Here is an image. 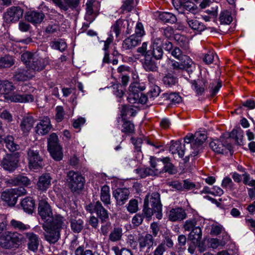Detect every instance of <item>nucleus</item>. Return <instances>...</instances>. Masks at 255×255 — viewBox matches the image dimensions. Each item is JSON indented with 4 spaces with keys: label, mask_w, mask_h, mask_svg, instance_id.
Listing matches in <instances>:
<instances>
[{
    "label": "nucleus",
    "mask_w": 255,
    "mask_h": 255,
    "mask_svg": "<svg viewBox=\"0 0 255 255\" xmlns=\"http://www.w3.org/2000/svg\"><path fill=\"white\" fill-rule=\"evenodd\" d=\"M14 64V60L12 56L6 55L0 57V69L10 68Z\"/></svg>",
    "instance_id": "79ce46f5"
},
{
    "label": "nucleus",
    "mask_w": 255,
    "mask_h": 255,
    "mask_svg": "<svg viewBox=\"0 0 255 255\" xmlns=\"http://www.w3.org/2000/svg\"><path fill=\"white\" fill-rule=\"evenodd\" d=\"M159 18L164 22H169L171 23H175L177 20L175 15L168 12H162L160 13Z\"/></svg>",
    "instance_id": "09e8293b"
},
{
    "label": "nucleus",
    "mask_w": 255,
    "mask_h": 255,
    "mask_svg": "<svg viewBox=\"0 0 255 255\" xmlns=\"http://www.w3.org/2000/svg\"><path fill=\"white\" fill-rule=\"evenodd\" d=\"M35 120L31 116L24 117L20 124V128L24 135H27L33 128Z\"/></svg>",
    "instance_id": "412c9836"
},
{
    "label": "nucleus",
    "mask_w": 255,
    "mask_h": 255,
    "mask_svg": "<svg viewBox=\"0 0 255 255\" xmlns=\"http://www.w3.org/2000/svg\"><path fill=\"white\" fill-rule=\"evenodd\" d=\"M162 96L165 100L169 101L172 104H179L182 102V98L177 93H165Z\"/></svg>",
    "instance_id": "58836bf2"
},
{
    "label": "nucleus",
    "mask_w": 255,
    "mask_h": 255,
    "mask_svg": "<svg viewBox=\"0 0 255 255\" xmlns=\"http://www.w3.org/2000/svg\"><path fill=\"white\" fill-rule=\"evenodd\" d=\"M221 87L222 84L220 82L214 81L210 83L209 88L211 89L210 93L211 96L213 97L216 95Z\"/></svg>",
    "instance_id": "0e129e2a"
},
{
    "label": "nucleus",
    "mask_w": 255,
    "mask_h": 255,
    "mask_svg": "<svg viewBox=\"0 0 255 255\" xmlns=\"http://www.w3.org/2000/svg\"><path fill=\"white\" fill-rule=\"evenodd\" d=\"M86 210L91 213H96L102 222L105 221L109 218L108 211L104 208L102 203L99 201L91 203L87 205L86 206Z\"/></svg>",
    "instance_id": "1a4fd4ad"
},
{
    "label": "nucleus",
    "mask_w": 255,
    "mask_h": 255,
    "mask_svg": "<svg viewBox=\"0 0 255 255\" xmlns=\"http://www.w3.org/2000/svg\"><path fill=\"white\" fill-rule=\"evenodd\" d=\"M219 19L221 24L229 25L232 21L233 18L229 11L224 10L221 12Z\"/></svg>",
    "instance_id": "a18cd8bd"
},
{
    "label": "nucleus",
    "mask_w": 255,
    "mask_h": 255,
    "mask_svg": "<svg viewBox=\"0 0 255 255\" xmlns=\"http://www.w3.org/2000/svg\"><path fill=\"white\" fill-rule=\"evenodd\" d=\"M52 128L50 119L47 117H43L39 120L35 128V132L41 135L47 134Z\"/></svg>",
    "instance_id": "4468645a"
},
{
    "label": "nucleus",
    "mask_w": 255,
    "mask_h": 255,
    "mask_svg": "<svg viewBox=\"0 0 255 255\" xmlns=\"http://www.w3.org/2000/svg\"><path fill=\"white\" fill-rule=\"evenodd\" d=\"M113 92L114 94L119 98H122L125 94V88L121 84L116 83L113 86Z\"/></svg>",
    "instance_id": "6e6d98bb"
},
{
    "label": "nucleus",
    "mask_w": 255,
    "mask_h": 255,
    "mask_svg": "<svg viewBox=\"0 0 255 255\" xmlns=\"http://www.w3.org/2000/svg\"><path fill=\"white\" fill-rule=\"evenodd\" d=\"M138 202L135 199L129 201L127 209L130 213H134L138 211Z\"/></svg>",
    "instance_id": "338daca9"
},
{
    "label": "nucleus",
    "mask_w": 255,
    "mask_h": 255,
    "mask_svg": "<svg viewBox=\"0 0 255 255\" xmlns=\"http://www.w3.org/2000/svg\"><path fill=\"white\" fill-rule=\"evenodd\" d=\"M153 201H151V205L154 206V213L158 219H161L162 217V205L160 200V195L157 192L153 193Z\"/></svg>",
    "instance_id": "393cba45"
},
{
    "label": "nucleus",
    "mask_w": 255,
    "mask_h": 255,
    "mask_svg": "<svg viewBox=\"0 0 255 255\" xmlns=\"http://www.w3.org/2000/svg\"><path fill=\"white\" fill-rule=\"evenodd\" d=\"M168 217L172 222L181 221L187 217V214L184 209L178 207L170 210Z\"/></svg>",
    "instance_id": "6ab92c4d"
},
{
    "label": "nucleus",
    "mask_w": 255,
    "mask_h": 255,
    "mask_svg": "<svg viewBox=\"0 0 255 255\" xmlns=\"http://www.w3.org/2000/svg\"><path fill=\"white\" fill-rule=\"evenodd\" d=\"M24 242V236L17 232L5 231L0 236V246L4 249H17Z\"/></svg>",
    "instance_id": "f03ea898"
},
{
    "label": "nucleus",
    "mask_w": 255,
    "mask_h": 255,
    "mask_svg": "<svg viewBox=\"0 0 255 255\" xmlns=\"http://www.w3.org/2000/svg\"><path fill=\"white\" fill-rule=\"evenodd\" d=\"M33 74L30 73L29 70L18 69L15 73L14 78L17 81H24L31 78Z\"/></svg>",
    "instance_id": "7c9ffc66"
},
{
    "label": "nucleus",
    "mask_w": 255,
    "mask_h": 255,
    "mask_svg": "<svg viewBox=\"0 0 255 255\" xmlns=\"http://www.w3.org/2000/svg\"><path fill=\"white\" fill-rule=\"evenodd\" d=\"M5 99L11 102L27 103L34 101V97L30 94H20L19 91H16L12 95L5 97Z\"/></svg>",
    "instance_id": "2eb2a0df"
},
{
    "label": "nucleus",
    "mask_w": 255,
    "mask_h": 255,
    "mask_svg": "<svg viewBox=\"0 0 255 255\" xmlns=\"http://www.w3.org/2000/svg\"><path fill=\"white\" fill-rule=\"evenodd\" d=\"M113 196L115 198L118 205H124L128 199L129 191L126 188H118L113 192Z\"/></svg>",
    "instance_id": "a211bd4d"
},
{
    "label": "nucleus",
    "mask_w": 255,
    "mask_h": 255,
    "mask_svg": "<svg viewBox=\"0 0 255 255\" xmlns=\"http://www.w3.org/2000/svg\"><path fill=\"white\" fill-rule=\"evenodd\" d=\"M115 255H133L132 251L126 248L120 249L118 246H113L111 249Z\"/></svg>",
    "instance_id": "5fc2aeb1"
},
{
    "label": "nucleus",
    "mask_w": 255,
    "mask_h": 255,
    "mask_svg": "<svg viewBox=\"0 0 255 255\" xmlns=\"http://www.w3.org/2000/svg\"><path fill=\"white\" fill-rule=\"evenodd\" d=\"M134 6V0H124L121 9L123 12L125 11L129 12L132 10Z\"/></svg>",
    "instance_id": "4d7b16f0"
},
{
    "label": "nucleus",
    "mask_w": 255,
    "mask_h": 255,
    "mask_svg": "<svg viewBox=\"0 0 255 255\" xmlns=\"http://www.w3.org/2000/svg\"><path fill=\"white\" fill-rule=\"evenodd\" d=\"M100 199L105 206L108 207L111 204L110 188L108 186L104 185L102 187L100 193Z\"/></svg>",
    "instance_id": "c9c22d12"
},
{
    "label": "nucleus",
    "mask_w": 255,
    "mask_h": 255,
    "mask_svg": "<svg viewBox=\"0 0 255 255\" xmlns=\"http://www.w3.org/2000/svg\"><path fill=\"white\" fill-rule=\"evenodd\" d=\"M24 236L27 241V249L33 253L36 252L40 243L39 236L32 232H26Z\"/></svg>",
    "instance_id": "ddd939ff"
},
{
    "label": "nucleus",
    "mask_w": 255,
    "mask_h": 255,
    "mask_svg": "<svg viewBox=\"0 0 255 255\" xmlns=\"http://www.w3.org/2000/svg\"><path fill=\"white\" fill-rule=\"evenodd\" d=\"M48 150L52 158L56 161H60L63 158L62 147L60 145L48 148Z\"/></svg>",
    "instance_id": "49530a36"
},
{
    "label": "nucleus",
    "mask_w": 255,
    "mask_h": 255,
    "mask_svg": "<svg viewBox=\"0 0 255 255\" xmlns=\"http://www.w3.org/2000/svg\"><path fill=\"white\" fill-rule=\"evenodd\" d=\"M140 41L139 38L132 35L124 40L122 46L126 50L130 49L136 46Z\"/></svg>",
    "instance_id": "2f4dec72"
},
{
    "label": "nucleus",
    "mask_w": 255,
    "mask_h": 255,
    "mask_svg": "<svg viewBox=\"0 0 255 255\" xmlns=\"http://www.w3.org/2000/svg\"><path fill=\"white\" fill-rule=\"evenodd\" d=\"M196 224L197 221L195 218L190 219L185 221L183 228L185 231H192L196 227Z\"/></svg>",
    "instance_id": "e2e57ef3"
},
{
    "label": "nucleus",
    "mask_w": 255,
    "mask_h": 255,
    "mask_svg": "<svg viewBox=\"0 0 255 255\" xmlns=\"http://www.w3.org/2000/svg\"><path fill=\"white\" fill-rule=\"evenodd\" d=\"M150 162L151 168H140L136 170L141 178H144L147 175H157L161 173L163 165L159 159L152 157Z\"/></svg>",
    "instance_id": "39448f33"
},
{
    "label": "nucleus",
    "mask_w": 255,
    "mask_h": 255,
    "mask_svg": "<svg viewBox=\"0 0 255 255\" xmlns=\"http://www.w3.org/2000/svg\"><path fill=\"white\" fill-rule=\"evenodd\" d=\"M202 236L201 229L197 227L191 231L189 234L188 239L192 241L194 246H200Z\"/></svg>",
    "instance_id": "bb28decb"
},
{
    "label": "nucleus",
    "mask_w": 255,
    "mask_h": 255,
    "mask_svg": "<svg viewBox=\"0 0 255 255\" xmlns=\"http://www.w3.org/2000/svg\"><path fill=\"white\" fill-rule=\"evenodd\" d=\"M176 39L179 46H180L185 53H188L190 52L189 41L187 37L180 35L176 37Z\"/></svg>",
    "instance_id": "ea45409f"
},
{
    "label": "nucleus",
    "mask_w": 255,
    "mask_h": 255,
    "mask_svg": "<svg viewBox=\"0 0 255 255\" xmlns=\"http://www.w3.org/2000/svg\"><path fill=\"white\" fill-rule=\"evenodd\" d=\"M29 167L31 169H38L43 166V159L37 150L29 149L27 151Z\"/></svg>",
    "instance_id": "9d476101"
},
{
    "label": "nucleus",
    "mask_w": 255,
    "mask_h": 255,
    "mask_svg": "<svg viewBox=\"0 0 255 255\" xmlns=\"http://www.w3.org/2000/svg\"><path fill=\"white\" fill-rule=\"evenodd\" d=\"M51 177L49 174L46 173L42 175L37 182V186L39 190H46L51 185Z\"/></svg>",
    "instance_id": "c85d7f7f"
},
{
    "label": "nucleus",
    "mask_w": 255,
    "mask_h": 255,
    "mask_svg": "<svg viewBox=\"0 0 255 255\" xmlns=\"http://www.w3.org/2000/svg\"><path fill=\"white\" fill-rule=\"evenodd\" d=\"M184 9L183 13L184 14H188V12H190L192 14H195L197 12V7L195 4L191 2H186L183 5Z\"/></svg>",
    "instance_id": "13d9d810"
},
{
    "label": "nucleus",
    "mask_w": 255,
    "mask_h": 255,
    "mask_svg": "<svg viewBox=\"0 0 255 255\" xmlns=\"http://www.w3.org/2000/svg\"><path fill=\"white\" fill-rule=\"evenodd\" d=\"M153 193L151 195H147L144 200L143 208L142 210L144 217L150 219L153 215L154 210V206L151 205V201H153Z\"/></svg>",
    "instance_id": "f3484780"
},
{
    "label": "nucleus",
    "mask_w": 255,
    "mask_h": 255,
    "mask_svg": "<svg viewBox=\"0 0 255 255\" xmlns=\"http://www.w3.org/2000/svg\"><path fill=\"white\" fill-rule=\"evenodd\" d=\"M170 54L175 58L179 60H183V57H185V60L186 59L187 61H191V59L188 57H187L184 55V54H187V53H185L184 51L181 50L177 46L174 47Z\"/></svg>",
    "instance_id": "8fccbe9b"
},
{
    "label": "nucleus",
    "mask_w": 255,
    "mask_h": 255,
    "mask_svg": "<svg viewBox=\"0 0 255 255\" xmlns=\"http://www.w3.org/2000/svg\"><path fill=\"white\" fill-rule=\"evenodd\" d=\"M93 13V6L91 3H86V19L92 22L95 18L93 17L92 15Z\"/></svg>",
    "instance_id": "774afa93"
},
{
    "label": "nucleus",
    "mask_w": 255,
    "mask_h": 255,
    "mask_svg": "<svg viewBox=\"0 0 255 255\" xmlns=\"http://www.w3.org/2000/svg\"><path fill=\"white\" fill-rule=\"evenodd\" d=\"M144 86H141L137 82L132 83L128 87L127 100L129 103L134 104L137 103L138 96L141 94L140 92L145 90Z\"/></svg>",
    "instance_id": "f8f14e48"
},
{
    "label": "nucleus",
    "mask_w": 255,
    "mask_h": 255,
    "mask_svg": "<svg viewBox=\"0 0 255 255\" xmlns=\"http://www.w3.org/2000/svg\"><path fill=\"white\" fill-rule=\"evenodd\" d=\"M44 18V14L42 12L36 11L27 12L26 14V20L33 24L41 22Z\"/></svg>",
    "instance_id": "a878e982"
},
{
    "label": "nucleus",
    "mask_w": 255,
    "mask_h": 255,
    "mask_svg": "<svg viewBox=\"0 0 255 255\" xmlns=\"http://www.w3.org/2000/svg\"><path fill=\"white\" fill-rule=\"evenodd\" d=\"M67 176L69 186L72 191L76 192L83 189L84 179L81 175L73 171H70Z\"/></svg>",
    "instance_id": "423d86ee"
},
{
    "label": "nucleus",
    "mask_w": 255,
    "mask_h": 255,
    "mask_svg": "<svg viewBox=\"0 0 255 255\" xmlns=\"http://www.w3.org/2000/svg\"><path fill=\"white\" fill-rule=\"evenodd\" d=\"M1 199L5 202L9 206H14L16 202V196L13 194L11 189H8L2 192L1 195Z\"/></svg>",
    "instance_id": "c756f323"
},
{
    "label": "nucleus",
    "mask_w": 255,
    "mask_h": 255,
    "mask_svg": "<svg viewBox=\"0 0 255 255\" xmlns=\"http://www.w3.org/2000/svg\"><path fill=\"white\" fill-rule=\"evenodd\" d=\"M186 21L188 26L192 29L198 31H202L205 29V26L203 23L196 19H191L186 16Z\"/></svg>",
    "instance_id": "e433bc0d"
},
{
    "label": "nucleus",
    "mask_w": 255,
    "mask_h": 255,
    "mask_svg": "<svg viewBox=\"0 0 255 255\" xmlns=\"http://www.w3.org/2000/svg\"><path fill=\"white\" fill-rule=\"evenodd\" d=\"M15 89L12 83L7 80L0 81V94L4 95V97L10 95L11 91Z\"/></svg>",
    "instance_id": "cd10ccee"
},
{
    "label": "nucleus",
    "mask_w": 255,
    "mask_h": 255,
    "mask_svg": "<svg viewBox=\"0 0 255 255\" xmlns=\"http://www.w3.org/2000/svg\"><path fill=\"white\" fill-rule=\"evenodd\" d=\"M160 92V88L155 85H153L150 86V89L147 93V96L149 98H154L157 97Z\"/></svg>",
    "instance_id": "052dcab7"
},
{
    "label": "nucleus",
    "mask_w": 255,
    "mask_h": 255,
    "mask_svg": "<svg viewBox=\"0 0 255 255\" xmlns=\"http://www.w3.org/2000/svg\"><path fill=\"white\" fill-rule=\"evenodd\" d=\"M210 146L217 153H224L226 150L230 151L232 149L231 144L223 136H221L219 139L212 141L210 143Z\"/></svg>",
    "instance_id": "9b49d317"
},
{
    "label": "nucleus",
    "mask_w": 255,
    "mask_h": 255,
    "mask_svg": "<svg viewBox=\"0 0 255 255\" xmlns=\"http://www.w3.org/2000/svg\"><path fill=\"white\" fill-rule=\"evenodd\" d=\"M70 222L71 230L74 233H79L83 228V221L78 217H72Z\"/></svg>",
    "instance_id": "f704fd0d"
},
{
    "label": "nucleus",
    "mask_w": 255,
    "mask_h": 255,
    "mask_svg": "<svg viewBox=\"0 0 255 255\" xmlns=\"http://www.w3.org/2000/svg\"><path fill=\"white\" fill-rule=\"evenodd\" d=\"M229 137L235 139L237 142L242 143L244 131L241 128L234 129L230 133Z\"/></svg>",
    "instance_id": "3c124183"
},
{
    "label": "nucleus",
    "mask_w": 255,
    "mask_h": 255,
    "mask_svg": "<svg viewBox=\"0 0 255 255\" xmlns=\"http://www.w3.org/2000/svg\"><path fill=\"white\" fill-rule=\"evenodd\" d=\"M122 131L127 134H131L134 131V126L130 121H124L122 125Z\"/></svg>",
    "instance_id": "864d4df0"
},
{
    "label": "nucleus",
    "mask_w": 255,
    "mask_h": 255,
    "mask_svg": "<svg viewBox=\"0 0 255 255\" xmlns=\"http://www.w3.org/2000/svg\"><path fill=\"white\" fill-rule=\"evenodd\" d=\"M127 26V29L126 33L127 34L131 33V29L129 28V23L128 20L119 19L116 23L112 26V30L115 33L116 36L118 37L120 34L121 31Z\"/></svg>",
    "instance_id": "4be33fe9"
},
{
    "label": "nucleus",
    "mask_w": 255,
    "mask_h": 255,
    "mask_svg": "<svg viewBox=\"0 0 255 255\" xmlns=\"http://www.w3.org/2000/svg\"><path fill=\"white\" fill-rule=\"evenodd\" d=\"M21 206L25 212L31 214L35 208L34 200L31 197H26L21 201Z\"/></svg>",
    "instance_id": "473e14b6"
},
{
    "label": "nucleus",
    "mask_w": 255,
    "mask_h": 255,
    "mask_svg": "<svg viewBox=\"0 0 255 255\" xmlns=\"http://www.w3.org/2000/svg\"><path fill=\"white\" fill-rule=\"evenodd\" d=\"M58 136L55 133H51L48 139V148L59 146Z\"/></svg>",
    "instance_id": "bf43d9fd"
},
{
    "label": "nucleus",
    "mask_w": 255,
    "mask_h": 255,
    "mask_svg": "<svg viewBox=\"0 0 255 255\" xmlns=\"http://www.w3.org/2000/svg\"><path fill=\"white\" fill-rule=\"evenodd\" d=\"M147 54L152 56L155 60H160L163 55V51L161 46H150V49L147 51Z\"/></svg>",
    "instance_id": "72a5a7b5"
},
{
    "label": "nucleus",
    "mask_w": 255,
    "mask_h": 255,
    "mask_svg": "<svg viewBox=\"0 0 255 255\" xmlns=\"http://www.w3.org/2000/svg\"><path fill=\"white\" fill-rule=\"evenodd\" d=\"M185 150H186L185 144L182 145L179 141L171 142L169 151L173 155L177 154L179 157L182 158L185 154Z\"/></svg>",
    "instance_id": "b1692460"
},
{
    "label": "nucleus",
    "mask_w": 255,
    "mask_h": 255,
    "mask_svg": "<svg viewBox=\"0 0 255 255\" xmlns=\"http://www.w3.org/2000/svg\"><path fill=\"white\" fill-rule=\"evenodd\" d=\"M154 239L150 234H146L144 236H141L138 238V243L139 248L142 251L145 248L149 250L153 245Z\"/></svg>",
    "instance_id": "aec40b11"
},
{
    "label": "nucleus",
    "mask_w": 255,
    "mask_h": 255,
    "mask_svg": "<svg viewBox=\"0 0 255 255\" xmlns=\"http://www.w3.org/2000/svg\"><path fill=\"white\" fill-rule=\"evenodd\" d=\"M123 236V230L120 227H116L109 235V240L113 242L121 240Z\"/></svg>",
    "instance_id": "de8ad7c7"
},
{
    "label": "nucleus",
    "mask_w": 255,
    "mask_h": 255,
    "mask_svg": "<svg viewBox=\"0 0 255 255\" xmlns=\"http://www.w3.org/2000/svg\"><path fill=\"white\" fill-rule=\"evenodd\" d=\"M21 61L25 64L29 70L40 71L48 64L46 59L41 58L38 54L29 52L23 53L21 55Z\"/></svg>",
    "instance_id": "7ed1b4c3"
},
{
    "label": "nucleus",
    "mask_w": 255,
    "mask_h": 255,
    "mask_svg": "<svg viewBox=\"0 0 255 255\" xmlns=\"http://www.w3.org/2000/svg\"><path fill=\"white\" fill-rule=\"evenodd\" d=\"M162 82L166 86L170 87L177 83V79L171 74L168 73L163 77Z\"/></svg>",
    "instance_id": "603ef678"
},
{
    "label": "nucleus",
    "mask_w": 255,
    "mask_h": 255,
    "mask_svg": "<svg viewBox=\"0 0 255 255\" xmlns=\"http://www.w3.org/2000/svg\"><path fill=\"white\" fill-rule=\"evenodd\" d=\"M10 225L14 229L20 232L27 231L30 229V225L25 224L22 222L15 219H12L10 221Z\"/></svg>",
    "instance_id": "a19ab883"
},
{
    "label": "nucleus",
    "mask_w": 255,
    "mask_h": 255,
    "mask_svg": "<svg viewBox=\"0 0 255 255\" xmlns=\"http://www.w3.org/2000/svg\"><path fill=\"white\" fill-rule=\"evenodd\" d=\"M6 147L10 151L13 152L19 149L18 144L14 142V137L12 135H8L4 139Z\"/></svg>",
    "instance_id": "37998d69"
},
{
    "label": "nucleus",
    "mask_w": 255,
    "mask_h": 255,
    "mask_svg": "<svg viewBox=\"0 0 255 255\" xmlns=\"http://www.w3.org/2000/svg\"><path fill=\"white\" fill-rule=\"evenodd\" d=\"M64 218L60 215L55 217L52 222L44 223V239L50 244L56 243L60 238V232L64 226Z\"/></svg>",
    "instance_id": "f257e3e1"
},
{
    "label": "nucleus",
    "mask_w": 255,
    "mask_h": 255,
    "mask_svg": "<svg viewBox=\"0 0 255 255\" xmlns=\"http://www.w3.org/2000/svg\"><path fill=\"white\" fill-rule=\"evenodd\" d=\"M9 183L12 185L28 186L30 184V180L26 176L19 175L10 179Z\"/></svg>",
    "instance_id": "4c0bfd02"
},
{
    "label": "nucleus",
    "mask_w": 255,
    "mask_h": 255,
    "mask_svg": "<svg viewBox=\"0 0 255 255\" xmlns=\"http://www.w3.org/2000/svg\"><path fill=\"white\" fill-rule=\"evenodd\" d=\"M23 10L20 6H11L6 9L3 13V18L7 23H14L18 21L23 15Z\"/></svg>",
    "instance_id": "0eeeda50"
},
{
    "label": "nucleus",
    "mask_w": 255,
    "mask_h": 255,
    "mask_svg": "<svg viewBox=\"0 0 255 255\" xmlns=\"http://www.w3.org/2000/svg\"><path fill=\"white\" fill-rule=\"evenodd\" d=\"M48 198L44 195H40L39 196V204L38 207V214L40 216L41 219L45 222L44 223H48L52 222L54 216L53 215L51 206L48 203Z\"/></svg>",
    "instance_id": "20e7f679"
},
{
    "label": "nucleus",
    "mask_w": 255,
    "mask_h": 255,
    "mask_svg": "<svg viewBox=\"0 0 255 255\" xmlns=\"http://www.w3.org/2000/svg\"><path fill=\"white\" fill-rule=\"evenodd\" d=\"M172 68L174 71H179L181 70H184L189 67V63H187V64H185V62L179 63L176 61H172Z\"/></svg>",
    "instance_id": "69168bd1"
},
{
    "label": "nucleus",
    "mask_w": 255,
    "mask_h": 255,
    "mask_svg": "<svg viewBox=\"0 0 255 255\" xmlns=\"http://www.w3.org/2000/svg\"><path fill=\"white\" fill-rule=\"evenodd\" d=\"M194 141L190 144V151L188 154V157L195 156L198 154L199 151L202 148V144L207 139V135L200 132L195 133Z\"/></svg>",
    "instance_id": "6e6552de"
},
{
    "label": "nucleus",
    "mask_w": 255,
    "mask_h": 255,
    "mask_svg": "<svg viewBox=\"0 0 255 255\" xmlns=\"http://www.w3.org/2000/svg\"><path fill=\"white\" fill-rule=\"evenodd\" d=\"M17 163L18 160L15 156L6 154L3 157L1 165L4 170L11 172L16 168Z\"/></svg>",
    "instance_id": "dca6fc26"
},
{
    "label": "nucleus",
    "mask_w": 255,
    "mask_h": 255,
    "mask_svg": "<svg viewBox=\"0 0 255 255\" xmlns=\"http://www.w3.org/2000/svg\"><path fill=\"white\" fill-rule=\"evenodd\" d=\"M234 186V183L229 177H226L222 181V186L227 190L233 191L235 189Z\"/></svg>",
    "instance_id": "680f3d73"
},
{
    "label": "nucleus",
    "mask_w": 255,
    "mask_h": 255,
    "mask_svg": "<svg viewBox=\"0 0 255 255\" xmlns=\"http://www.w3.org/2000/svg\"><path fill=\"white\" fill-rule=\"evenodd\" d=\"M51 47L55 50H58L61 52L64 51L67 48V44L64 40L62 39H55L50 43Z\"/></svg>",
    "instance_id": "c03bdc74"
},
{
    "label": "nucleus",
    "mask_w": 255,
    "mask_h": 255,
    "mask_svg": "<svg viewBox=\"0 0 255 255\" xmlns=\"http://www.w3.org/2000/svg\"><path fill=\"white\" fill-rule=\"evenodd\" d=\"M142 66L147 72H155L158 68L157 62L148 54L145 55L142 62Z\"/></svg>",
    "instance_id": "5701e85b"
}]
</instances>
